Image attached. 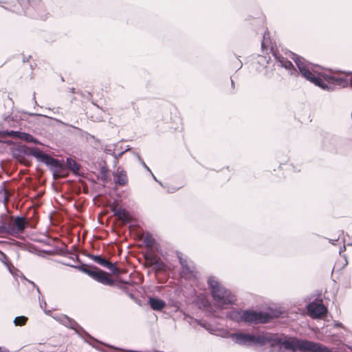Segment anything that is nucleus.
<instances>
[{
	"label": "nucleus",
	"mask_w": 352,
	"mask_h": 352,
	"mask_svg": "<svg viewBox=\"0 0 352 352\" xmlns=\"http://www.w3.org/2000/svg\"><path fill=\"white\" fill-rule=\"evenodd\" d=\"M297 350L302 352H332L327 347L313 342L300 340L296 338Z\"/></svg>",
	"instance_id": "nucleus-4"
},
{
	"label": "nucleus",
	"mask_w": 352,
	"mask_h": 352,
	"mask_svg": "<svg viewBox=\"0 0 352 352\" xmlns=\"http://www.w3.org/2000/svg\"><path fill=\"white\" fill-rule=\"evenodd\" d=\"M41 156L43 160H45L47 163H50L51 162H54V159L50 157L48 155L45 154H41Z\"/></svg>",
	"instance_id": "nucleus-22"
},
{
	"label": "nucleus",
	"mask_w": 352,
	"mask_h": 352,
	"mask_svg": "<svg viewBox=\"0 0 352 352\" xmlns=\"http://www.w3.org/2000/svg\"><path fill=\"white\" fill-rule=\"evenodd\" d=\"M27 321L28 318H26L25 316H18L15 318L14 322L16 326H23L25 324Z\"/></svg>",
	"instance_id": "nucleus-16"
},
{
	"label": "nucleus",
	"mask_w": 352,
	"mask_h": 352,
	"mask_svg": "<svg viewBox=\"0 0 352 352\" xmlns=\"http://www.w3.org/2000/svg\"><path fill=\"white\" fill-rule=\"evenodd\" d=\"M144 242L147 246H152L154 243V239L151 236H146L144 239Z\"/></svg>",
	"instance_id": "nucleus-21"
},
{
	"label": "nucleus",
	"mask_w": 352,
	"mask_h": 352,
	"mask_svg": "<svg viewBox=\"0 0 352 352\" xmlns=\"http://www.w3.org/2000/svg\"><path fill=\"white\" fill-rule=\"evenodd\" d=\"M111 210L114 212V214L124 223H130L132 221L133 217L126 209L122 208L116 209V207H111Z\"/></svg>",
	"instance_id": "nucleus-8"
},
{
	"label": "nucleus",
	"mask_w": 352,
	"mask_h": 352,
	"mask_svg": "<svg viewBox=\"0 0 352 352\" xmlns=\"http://www.w3.org/2000/svg\"><path fill=\"white\" fill-rule=\"evenodd\" d=\"M235 340L240 344H251L258 342V338L248 334L238 333L234 336Z\"/></svg>",
	"instance_id": "nucleus-9"
},
{
	"label": "nucleus",
	"mask_w": 352,
	"mask_h": 352,
	"mask_svg": "<svg viewBox=\"0 0 352 352\" xmlns=\"http://www.w3.org/2000/svg\"><path fill=\"white\" fill-rule=\"evenodd\" d=\"M274 343L279 346V352H296L297 350L294 338H289L284 340L278 338L274 340Z\"/></svg>",
	"instance_id": "nucleus-7"
},
{
	"label": "nucleus",
	"mask_w": 352,
	"mask_h": 352,
	"mask_svg": "<svg viewBox=\"0 0 352 352\" xmlns=\"http://www.w3.org/2000/svg\"><path fill=\"white\" fill-rule=\"evenodd\" d=\"M82 271L96 281L107 285H113L116 280L112 278L111 274L98 268H83Z\"/></svg>",
	"instance_id": "nucleus-3"
},
{
	"label": "nucleus",
	"mask_w": 352,
	"mask_h": 352,
	"mask_svg": "<svg viewBox=\"0 0 352 352\" xmlns=\"http://www.w3.org/2000/svg\"><path fill=\"white\" fill-rule=\"evenodd\" d=\"M307 310L309 316L315 318H322L327 312V309L322 304V300L312 302L307 306Z\"/></svg>",
	"instance_id": "nucleus-6"
},
{
	"label": "nucleus",
	"mask_w": 352,
	"mask_h": 352,
	"mask_svg": "<svg viewBox=\"0 0 352 352\" xmlns=\"http://www.w3.org/2000/svg\"><path fill=\"white\" fill-rule=\"evenodd\" d=\"M14 225L19 232H23L27 226V222L24 218L17 217L14 221Z\"/></svg>",
	"instance_id": "nucleus-14"
},
{
	"label": "nucleus",
	"mask_w": 352,
	"mask_h": 352,
	"mask_svg": "<svg viewBox=\"0 0 352 352\" xmlns=\"http://www.w3.org/2000/svg\"><path fill=\"white\" fill-rule=\"evenodd\" d=\"M19 139H21V140H24L27 142H33L34 141V138L28 134V133H21V134L19 135Z\"/></svg>",
	"instance_id": "nucleus-17"
},
{
	"label": "nucleus",
	"mask_w": 352,
	"mask_h": 352,
	"mask_svg": "<svg viewBox=\"0 0 352 352\" xmlns=\"http://www.w3.org/2000/svg\"><path fill=\"white\" fill-rule=\"evenodd\" d=\"M94 261L99 263L100 265L106 267L109 270H110L113 274L119 275L120 272V270L116 266L115 264L104 259L103 258L100 256H95Z\"/></svg>",
	"instance_id": "nucleus-10"
},
{
	"label": "nucleus",
	"mask_w": 352,
	"mask_h": 352,
	"mask_svg": "<svg viewBox=\"0 0 352 352\" xmlns=\"http://www.w3.org/2000/svg\"><path fill=\"white\" fill-rule=\"evenodd\" d=\"M144 258L145 265L149 267H151V265H154L159 259V257L152 252H147L145 254Z\"/></svg>",
	"instance_id": "nucleus-13"
},
{
	"label": "nucleus",
	"mask_w": 352,
	"mask_h": 352,
	"mask_svg": "<svg viewBox=\"0 0 352 352\" xmlns=\"http://www.w3.org/2000/svg\"><path fill=\"white\" fill-rule=\"evenodd\" d=\"M67 165L74 171L78 170V166L76 162L73 160L68 159L67 160Z\"/></svg>",
	"instance_id": "nucleus-18"
},
{
	"label": "nucleus",
	"mask_w": 352,
	"mask_h": 352,
	"mask_svg": "<svg viewBox=\"0 0 352 352\" xmlns=\"http://www.w3.org/2000/svg\"><path fill=\"white\" fill-rule=\"evenodd\" d=\"M292 59L303 77L323 89H331L334 85H340L342 82L340 78L327 69L318 66L310 69L304 58L296 54L292 55Z\"/></svg>",
	"instance_id": "nucleus-1"
},
{
	"label": "nucleus",
	"mask_w": 352,
	"mask_h": 352,
	"mask_svg": "<svg viewBox=\"0 0 352 352\" xmlns=\"http://www.w3.org/2000/svg\"><path fill=\"white\" fill-rule=\"evenodd\" d=\"M148 303L153 310L160 311L166 306V302L157 298H150Z\"/></svg>",
	"instance_id": "nucleus-11"
},
{
	"label": "nucleus",
	"mask_w": 352,
	"mask_h": 352,
	"mask_svg": "<svg viewBox=\"0 0 352 352\" xmlns=\"http://www.w3.org/2000/svg\"><path fill=\"white\" fill-rule=\"evenodd\" d=\"M151 267H154L156 273L164 271L166 269L165 264L161 261L160 258L154 265H151Z\"/></svg>",
	"instance_id": "nucleus-15"
},
{
	"label": "nucleus",
	"mask_w": 352,
	"mask_h": 352,
	"mask_svg": "<svg viewBox=\"0 0 352 352\" xmlns=\"http://www.w3.org/2000/svg\"><path fill=\"white\" fill-rule=\"evenodd\" d=\"M116 183L119 184L121 186L125 185L127 182V175L125 171L123 170H117L115 175Z\"/></svg>",
	"instance_id": "nucleus-12"
},
{
	"label": "nucleus",
	"mask_w": 352,
	"mask_h": 352,
	"mask_svg": "<svg viewBox=\"0 0 352 352\" xmlns=\"http://www.w3.org/2000/svg\"><path fill=\"white\" fill-rule=\"evenodd\" d=\"M20 134H21V132H19V131H10L6 132V135L8 136L12 137V138H19Z\"/></svg>",
	"instance_id": "nucleus-20"
},
{
	"label": "nucleus",
	"mask_w": 352,
	"mask_h": 352,
	"mask_svg": "<svg viewBox=\"0 0 352 352\" xmlns=\"http://www.w3.org/2000/svg\"><path fill=\"white\" fill-rule=\"evenodd\" d=\"M280 64L283 67H284L285 68H286L287 69H291L294 68L292 63L289 60H281Z\"/></svg>",
	"instance_id": "nucleus-19"
},
{
	"label": "nucleus",
	"mask_w": 352,
	"mask_h": 352,
	"mask_svg": "<svg viewBox=\"0 0 352 352\" xmlns=\"http://www.w3.org/2000/svg\"><path fill=\"white\" fill-rule=\"evenodd\" d=\"M237 316L232 317L238 321H243L248 322L265 323L272 318L267 314L257 313L254 311H245L236 313Z\"/></svg>",
	"instance_id": "nucleus-2"
},
{
	"label": "nucleus",
	"mask_w": 352,
	"mask_h": 352,
	"mask_svg": "<svg viewBox=\"0 0 352 352\" xmlns=\"http://www.w3.org/2000/svg\"><path fill=\"white\" fill-rule=\"evenodd\" d=\"M210 285L212 288V295L218 302L219 306L224 308L226 305L231 303V301L228 298L226 291L221 289L217 282L211 280L210 281Z\"/></svg>",
	"instance_id": "nucleus-5"
}]
</instances>
